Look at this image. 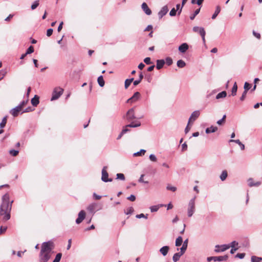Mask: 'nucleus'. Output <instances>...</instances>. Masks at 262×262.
<instances>
[{
  "mask_svg": "<svg viewBox=\"0 0 262 262\" xmlns=\"http://www.w3.org/2000/svg\"><path fill=\"white\" fill-rule=\"evenodd\" d=\"M61 256H62V254L61 253H58L56 255V257L53 262H59L61 259Z\"/></svg>",
  "mask_w": 262,
  "mask_h": 262,
  "instance_id": "58836bf2",
  "label": "nucleus"
},
{
  "mask_svg": "<svg viewBox=\"0 0 262 262\" xmlns=\"http://www.w3.org/2000/svg\"><path fill=\"white\" fill-rule=\"evenodd\" d=\"M237 90V85L236 82H235L231 90V95L232 96H235Z\"/></svg>",
  "mask_w": 262,
  "mask_h": 262,
  "instance_id": "2f4dec72",
  "label": "nucleus"
},
{
  "mask_svg": "<svg viewBox=\"0 0 262 262\" xmlns=\"http://www.w3.org/2000/svg\"><path fill=\"white\" fill-rule=\"evenodd\" d=\"M228 176L227 172L226 170H223L220 176V179L222 181L226 180Z\"/></svg>",
  "mask_w": 262,
  "mask_h": 262,
  "instance_id": "473e14b6",
  "label": "nucleus"
},
{
  "mask_svg": "<svg viewBox=\"0 0 262 262\" xmlns=\"http://www.w3.org/2000/svg\"><path fill=\"white\" fill-rule=\"evenodd\" d=\"M38 5H39V1L38 0L36 1L32 5L31 9L32 10H34L35 9H36L38 6Z\"/></svg>",
  "mask_w": 262,
  "mask_h": 262,
  "instance_id": "a18cd8bd",
  "label": "nucleus"
},
{
  "mask_svg": "<svg viewBox=\"0 0 262 262\" xmlns=\"http://www.w3.org/2000/svg\"><path fill=\"white\" fill-rule=\"evenodd\" d=\"M165 205L163 204H160L158 205H154L150 207V210L151 212H154L157 211L160 207L165 206Z\"/></svg>",
  "mask_w": 262,
  "mask_h": 262,
  "instance_id": "b1692460",
  "label": "nucleus"
},
{
  "mask_svg": "<svg viewBox=\"0 0 262 262\" xmlns=\"http://www.w3.org/2000/svg\"><path fill=\"white\" fill-rule=\"evenodd\" d=\"M33 111V110L32 109V108L31 107H28L27 108H26L23 112V113H28V112H32Z\"/></svg>",
  "mask_w": 262,
  "mask_h": 262,
  "instance_id": "338daca9",
  "label": "nucleus"
},
{
  "mask_svg": "<svg viewBox=\"0 0 262 262\" xmlns=\"http://www.w3.org/2000/svg\"><path fill=\"white\" fill-rule=\"evenodd\" d=\"M200 113L199 111H194L191 115L189 120L188 124L190 123V122L194 121L200 116Z\"/></svg>",
  "mask_w": 262,
  "mask_h": 262,
  "instance_id": "9b49d317",
  "label": "nucleus"
},
{
  "mask_svg": "<svg viewBox=\"0 0 262 262\" xmlns=\"http://www.w3.org/2000/svg\"><path fill=\"white\" fill-rule=\"evenodd\" d=\"M177 66L180 68H184L186 66L185 62L183 60H179L177 63Z\"/></svg>",
  "mask_w": 262,
  "mask_h": 262,
  "instance_id": "72a5a7b5",
  "label": "nucleus"
},
{
  "mask_svg": "<svg viewBox=\"0 0 262 262\" xmlns=\"http://www.w3.org/2000/svg\"><path fill=\"white\" fill-rule=\"evenodd\" d=\"M238 243L236 241H233L230 244H229L228 246H230V247H231L232 248H236V247H238Z\"/></svg>",
  "mask_w": 262,
  "mask_h": 262,
  "instance_id": "a19ab883",
  "label": "nucleus"
},
{
  "mask_svg": "<svg viewBox=\"0 0 262 262\" xmlns=\"http://www.w3.org/2000/svg\"><path fill=\"white\" fill-rule=\"evenodd\" d=\"M248 185L250 187H253V186H259L261 184V182L259 181L254 182L253 179L249 178L248 180Z\"/></svg>",
  "mask_w": 262,
  "mask_h": 262,
  "instance_id": "f3484780",
  "label": "nucleus"
},
{
  "mask_svg": "<svg viewBox=\"0 0 262 262\" xmlns=\"http://www.w3.org/2000/svg\"><path fill=\"white\" fill-rule=\"evenodd\" d=\"M96 205L95 203L91 204L87 207L88 210L91 212H93L96 208Z\"/></svg>",
  "mask_w": 262,
  "mask_h": 262,
  "instance_id": "a878e982",
  "label": "nucleus"
},
{
  "mask_svg": "<svg viewBox=\"0 0 262 262\" xmlns=\"http://www.w3.org/2000/svg\"><path fill=\"white\" fill-rule=\"evenodd\" d=\"M9 195L6 193L2 197V203L0 206V216L4 221H7L10 219V212L12 208V204L13 201L10 202Z\"/></svg>",
  "mask_w": 262,
  "mask_h": 262,
  "instance_id": "f257e3e1",
  "label": "nucleus"
},
{
  "mask_svg": "<svg viewBox=\"0 0 262 262\" xmlns=\"http://www.w3.org/2000/svg\"><path fill=\"white\" fill-rule=\"evenodd\" d=\"M166 188L167 190H171L173 192H174L177 190V188L174 186H172L170 185L167 186Z\"/></svg>",
  "mask_w": 262,
  "mask_h": 262,
  "instance_id": "603ef678",
  "label": "nucleus"
},
{
  "mask_svg": "<svg viewBox=\"0 0 262 262\" xmlns=\"http://www.w3.org/2000/svg\"><path fill=\"white\" fill-rule=\"evenodd\" d=\"M253 35L255 37H256L257 39H260V33H257V32H256L255 31H253Z\"/></svg>",
  "mask_w": 262,
  "mask_h": 262,
  "instance_id": "680f3d73",
  "label": "nucleus"
},
{
  "mask_svg": "<svg viewBox=\"0 0 262 262\" xmlns=\"http://www.w3.org/2000/svg\"><path fill=\"white\" fill-rule=\"evenodd\" d=\"M140 97V94L139 92H137L134 93L133 96L130 97L129 99H128L127 101V102L128 103H133L136 101H137Z\"/></svg>",
  "mask_w": 262,
  "mask_h": 262,
  "instance_id": "f8f14e48",
  "label": "nucleus"
},
{
  "mask_svg": "<svg viewBox=\"0 0 262 262\" xmlns=\"http://www.w3.org/2000/svg\"><path fill=\"white\" fill-rule=\"evenodd\" d=\"M165 62L168 66H170L172 63V59L170 57H167Z\"/></svg>",
  "mask_w": 262,
  "mask_h": 262,
  "instance_id": "49530a36",
  "label": "nucleus"
},
{
  "mask_svg": "<svg viewBox=\"0 0 262 262\" xmlns=\"http://www.w3.org/2000/svg\"><path fill=\"white\" fill-rule=\"evenodd\" d=\"M133 80H134L133 78L126 79L125 81V83H124L125 89H127L128 88V86L130 85V84H131V83L133 81Z\"/></svg>",
  "mask_w": 262,
  "mask_h": 262,
  "instance_id": "c756f323",
  "label": "nucleus"
},
{
  "mask_svg": "<svg viewBox=\"0 0 262 262\" xmlns=\"http://www.w3.org/2000/svg\"><path fill=\"white\" fill-rule=\"evenodd\" d=\"M168 11V9L166 6L163 7L161 10L158 13L159 18H162L167 13Z\"/></svg>",
  "mask_w": 262,
  "mask_h": 262,
  "instance_id": "4468645a",
  "label": "nucleus"
},
{
  "mask_svg": "<svg viewBox=\"0 0 262 262\" xmlns=\"http://www.w3.org/2000/svg\"><path fill=\"white\" fill-rule=\"evenodd\" d=\"M146 150L144 149H141L140 151L134 154V156H140L145 154Z\"/></svg>",
  "mask_w": 262,
  "mask_h": 262,
  "instance_id": "37998d69",
  "label": "nucleus"
},
{
  "mask_svg": "<svg viewBox=\"0 0 262 262\" xmlns=\"http://www.w3.org/2000/svg\"><path fill=\"white\" fill-rule=\"evenodd\" d=\"M85 217V212L84 210H81L78 215V218L76 220V223L77 224L81 223Z\"/></svg>",
  "mask_w": 262,
  "mask_h": 262,
  "instance_id": "9d476101",
  "label": "nucleus"
},
{
  "mask_svg": "<svg viewBox=\"0 0 262 262\" xmlns=\"http://www.w3.org/2000/svg\"><path fill=\"white\" fill-rule=\"evenodd\" d=\"M228 258L227 255L220 256H211L207 258V261H210L211 260H214V261H226Z\"/></svg>",
  "mask_w": 262,
  "mask_h": 262,
  "instance_id": "423d86ee",
  "label": "nucleus"
},
{
  "mask_svg": "<svg viewBox=\"0 0 262 262\" xmlns=\"http://www.w3.org/2000/svg\"><path fill=\"white\" fill-rule=\"evenodd\" d=\"M200 11V8L196 9L194 11V13L190 16V19L191 20L194 19L195 16L199 13Z\"/></svg>",
  "mask_w": 262,
  "mask_h": 262,
  "instance_id": "79ce46f5",
  "label": "nucleus"
},
{
  "mask_svg": "<svg viewBox=\"0 0 262 262\" xmlns=\"http://www.w3.org/2000/svg\"><path fill=\"white\" fill-rule=\"evenodd\" d=\"M134 211V209L133 207H130L127 209V211L126 212V214H132Z\"/></svg>",
  "mask_w": 262,
  "mask_h": 262,
  "instance_id": "bf43d9fd",
  "label": "nucleus"
},
{
  "mask_svg": "<svg viewBox=\"0 0 262 262\" xmlns=\"http://www.w3.org/2000/svg\"><path fill=\"white\" fill-rule=\"evenodd\" d=\"M141 125V123L138 122L137 123H134V122H132L130 123L129 124H128L126 126V127H139Z\"/></svg>",
  "mask_w": 262,
  "mask_h": 262,
  "instance_id": "e433bc0d",
  "label": "nucleus"
},
{
  "mask_svg": "<svg viewBox=\"0 0 262 262\" xmlns=\"http://www.w3.org/2000/svg\"><path fill=\"white\" fill-rule=\"evenodd\" d=\"M230 248V246L227 244L222 245H216L215 247L214 251L215 252H224Z\"/></svg>",
  "mask_w": 262,
  "mask_h": 262,
  "instance_id": "1a4fd4ad",
  "label": "nucleus"
},
{
  "mask_svg": "<svg viewBox=\"0 0 262 262\" xmlns=\"http://www.w3.org/2000/svg\"><path fill=\"white\" fill-rule=\"evenodd\" d=\"M97 81L100 86L103 87L104 85L105 82L102 75L98 77Z\"/></svg>",
  "mask_w": 262,
  "mask_h": 262,
  "instance_id": "393cba45",
  "label": "nucleus"
},
{
  "mask_svg": "<svg viewBox=\"0 0 262 262\" xmlns=\"http://www.w3.org/2000/svg\"><path fill=\"white\" fill-rule=\"evenodd\" d=\"M196 196L191 199L188 203L187 208V214L188 217H191L195 211V200Z\"/></svg>",
  "mask_w": 262,
  "mask_h": 262,
  "instance_id": "7ed1b4c3",
  "label": "nucleus"
},
{
  "mask_svg": "<svg viewBox=\"0 0 262 262\" xmlns=\"http://www.w3.org/2000/svg\"><path fill=\"white\" fill-rule=\"evenodd\" d=\"M169 250V247L167 246H165L162 247L159 251L163 256H166Z\"/></svg>",
  "mask_w": 262,
  "mask_h": 262,
  "instance_id": "6ab92c4d",
  "label": "nucleus"
},
{
  "mask_svg": "<svg viewBox=\"0 0 262 262\" xmlns=\"http://www.w3.org/2000/svg\"><path fill=\"white\" fill-rule=\"evenodd\" d=\"M63 90L60 87L55 88L52 93V96L51 99V101L58 99L63 94Z\"/></svg>",
  "mask_w": 262,
  "mask_h": 262,
  "instance_id": "20e7f679",
  "label": "nucleus"
},
{
  "mask_svg": "<svg viewBox=\"0 0 262 262\" xmlns=\"http://www.w3.org/2000/svg\"><path fill=\"white\" fill-rule=\"evenodd\" d=\"M27 102L28 100H23L18 105L20 107V108L22 109L23 107L27 103Z\"/></svg>",
  "mask_w": 262,
  "mask_h": 262,
  "instance_id": "13d9d810",
  "label": "nucleus"
},
{
  "mask_svg": "<svg viewBox=\"0 0 262 262\" xmlns=\"http://www.w3.org/2000/svg\"><path fill=\"white\" fill-rule=\"evenodd\" d=\"M144 176V174H141V176H140V178H139V179L138 180V181L140 183H145V184H147L148 183V181H144L143 180Z\"/></svg>",
  "mask_w": 262,
  "mask_h": 262,
  "instance_id": "4d7b16f0",
  "label": "nucleus"
},
{
  "mask_svg": "<svg viewBox=\"0 0 262 262\" xmlns=\"http://www.w3.org/2000/svg\"><path fill=\"white\" fill-rule=\"evenodd\" d=\"M54 247V243L51 241L42 244L39 253L40 262H47L50 259Z\"/></svg>",
  "mask_w": 262,
  "mask_h": 262,
  "instance_id": "f03ea898",
  "label": "nucleus"
},
{
  "mask_svg": "<svg viewBox=\"0 0 262 262\" xmlns=\"http://www.w3.org/2000/svg\"><path fill=\"white\" fill-rule=\"evenodd\" d=\"M7 116L3 118V119H2V121L1 122V123H0V127L1 128H4L6 124V123H7Z\"/></svg>",
  "mask_w": 262,
  "mask_h": 262,
  "instance_id": "4c0bfd02",
  "label": "nucleus"
},
{
  "mask_svg": "<svg viewBox=\"0 0 262 262\" xmlns=\"http://www.w3.org/2000/svg\"><path fill=\"white\" fill-rule=\"evenodd\" d=\"M245 256V254L243 253H237L236 255V257H238L240 259H242Z\"/></svg>",
  "mask_w": 262,
  "mask_h": 262,
  "instance_id": "0e129e2a",
  "label": "nucleus"
},
{
  "mask_svg": "<svg viewBox=\"0 0 262 262\" xmlns=\"http://www.w3.org/2000/svg\"><path fill=\"white\" fill-rule=\"evenodd\" d=\"M184 253H182L181 251L179 252H178V253H175L173 257H172V260L174 262H177V261H178L180 258V257L183 255Z\"/></svg>",
  "mask_w": 262,
  "mask_h": 262,
  "instance_id": "412c9836",
  "label": "nucleus"
},
{
  "mask_svg": "<svg viewBox=\"0 0 262 262\" xmlns=\"http://www.w3.org/2000/svg\"><path fill=\"white\" fill-rule=\"evenodd\" d=\"M192 30H193V32L199 33L202 38L203 41L204 42L205 41V36L206 32L203 28L199 27L198 26H195L193 28Z\"/></svg>",
  "mask_w": 262,
  "mask_h": 262,
  "instance_id": "39448f33",
  "label": "nucleus"
},
{
  "mask_svg": "<svg viewBox=\"0 0 262 262\" xmlns=\"http://www.w3.org/2000/svg\"><path fill=\"white\" fill-rule=\"evenodd\" d=\"M144 62L146 64H152V62L151 61V60H150V57H146L144 59Z\"/></svg>",
  "mask_w": 262,
  "mask_h": 262,
  "instance_id": "5fc2aeb1",
  "label": "nucleus"
},
{
  "mask_svg": "<svg viewBox=\"0 0 262 262\" xmlns=\"http://www.w3.org/2000/svg\"><path fill=\"white\" fill-rule=\"evenodd\" d=\"M126 118L128 121H131L136 118L134 108H132L127 111L126 114Z\"/></svg>",
  "mask_w": 262,
  "mask_h": 262,
  "instance_id": "6e6552de",
  "label": "nucleus"
},
{
  "mask_svg": "<svg viewBox=\"0 0 262 262\" xmlns=\"http://www.w3.org/2000/svg\"><path fill=\"white\" fill-rule=\"evenodd\" d=\"M188 239H185L183 243L182 247L180 248V251L182 252V253H185L188 246Z\"/></svg>",
  "mask_w": 262,
  "mask_h": 262,
  "instance_id": "aec40b11",
  "label": "nucleus"
},
{
  "mask_svg": "<svg viewBox=\"0 0 262 262\" xmlns=\"http://www.w3.org/2000/svg\"><path fill=\"white\" fill-rule=\"evenodd\" d=\"M116 176H117V179H119V180H121L122 181L125 180V177L123 173H117Z\"/></svg>",
  "mask_w": 262,
  "mask_h": 262,
  "instance_id": "c03bdc74",
  "label": "nucleus"
},
{
  "mask_svg": "<svg viewBox=\"0 0 262 262\" xmlns=\"http://www.w3.org/2000/svg\"><path fill=\"white\" fill-rule=\"evenodd\" d=\"M227 96V93L226 91H222L221 93H219L216 96V99H219L220 98H225Z\"/></svg>",
  "mask_w": 262,
  "mask_h": 262,
  "instance_id": "c85d7f7f",
  "label": "nucleus"
},
{
  "mask_svg": "<svg viewBox=\"0 0 262 262\" xmlns=\"http://www.w3.org/2000/svg\"><path fill=\"white\" fill-rule=\"evenodd\" d=\"M188 48L189 47L187 43H183L179 47L178 49L180 52L184 53L188 49Z\"/></svg>",
  "mask_w": 262,
  "mask_h": 262,
  "instance_id": "dca6fc26",
  "label": "nucleus"
},
{
  "mask_svg": "<svg viewBox=\"0 0 262 262\" xmlns=\"http://www.w3.org/2000/svg\"><path fill=\"white\" fill-rule=\"evenodd\" d=\"M147 216H148L147 214H144L143 213H141L140 214L136 215V217L138 219H141V218L143 217V218H145V219H147Z\"/></svg>",
  "mask_w": 262,
  "mask_h": 262,
  "instance_id": "8fccbe9b",
  "label": "nucleus"
},
{
  "mask_svg": "<svg viewBox=\"0 0 262 262\" xmlns=\"http://www.w3.org/2000/svg\"><path fill=\"white\" fill-rule=\"evenodd\" d=\"M221 11V8L219 6H216V10L212 16V19H215Z\"/></svg>",
  "mask_w": 262,
  "mask_h": 262,
  "instance_id": "cd10ccee",
  "label": "nucleus"
},
{
  "mask_svg": "<svg viewBox=\"0 0 262 262\" xmlns=\"http://www.w3.org/2000/svg\"><path fill=\"white\" fill-rule=\"evenodd\" d=\"M182 243H183V238H182V236H180L178 238H177V239L176 240L175 245L177 247H179L182 245Z\"/></svg>",
  "mask_w": 262,
  "mask_h": 262,
  "instance_id": "7c9ffc66",
  "label": "nucleus"
},
{
  "mask_svg": "<svg viewBox=\"0 0 262 262\" xmlns=\"http://www.w3.org/2000/svg\"><path fill=\"white\" fill-rule=\"evenodd\" d=\"M156 62V68L158 70L162 69L165 63V60L163 59H158L157 60Z\"/></svg>",
  "mask_w": 262,
  "mask_h": 262,
  "instance_id": "a211bd4d",
  "label": "nucleus"
},
{
  "mask_svg": "<svg viewBox=\"0 0 262 262\" xmlns=\"http://www.w3.org/2000/svg\"><path fill=\"white\" fill-rule=\"evenodd\" d=\"M127 199L132 202H134L136 200V196L132 194L129 196L127 197Z\"/></svg>",
  "mask_w": 262,
  "mask_h": 262,
  "instance_id": "052dcab7",
  "label": "nucleus"
},
{
  "mask_svg": "<svg viewBox=\"0 0 262 262\" xmlns=\"http://www.w3.org/2000/svg\"><path fill=\"white\" fill-rule=\"evenodd\" d=\"M251 88V84L247 82H246L244 84V91L248 92V91Z\"/></svg>",
  "mask_w": 262,
  "mask_h": 262,
  "instance_id": "ea45409f",
  "label": "nucleus"
},
{
  "mask_svg": "<svg viewBox=\"0 0 262 262\" xmlns=\"http://www.w3.org/2000/svg\"><path fill=\"white\" fill-rule=\"evenodd\" d=\"M33 52H34V48L33 46H31L28 48L26 53L28 55V54L33 53Z\"/></svg>",
  "mask_w": 262,
  "mask_h": 262,
  "instance_id": "de8ad7c7",
  "label": "nucleus"
},
{
  "mask_svg": "<svg viewBox=\"0 0 262 262\" xmlns=\"http://www.w3.org/2000/svg\"><path fill=\"white\" fill-rule=\"evenodd\" d=\"M22 109L20 108V107L17 105L15 107L12 109L10 113L13 117H16L18 115V113L20 111H21Z\"/></svg>",
  "mask_w": 262,
  "mask_h": 262,
  "instance_id": "ddd939ff",
  "label": "nucleus"
},
{
  "mask_svg": "<svg viewBox=\"0 0 262 262\" xmlns=\"http://www.w3.org/2000/svg\"><path fill=\"white\" fill-rule=\"evenodd\" d=\"M142 9L144 11V12L148 15H149L151 14V11L150 9L148 8L147 5L145 3H143L142 4Z\"/></svg>",
  "mask_w": 262,
  "mask_h": 262,
  "instance_id": "2eb2a0df",
  "label": "nucleus"
},
{
  "mask_svg": "<svg viewBox=\"0 0 262 262\" xmlns=\"http://www.w3.org/2000/svg\"><path fill=\"white\" fill-rule=\"evenodd\" d=\"M128 131H129V130L126 128L123 129L121 131V132L120 133V134H119V135L117 138V140L120 139L121 138V137H122V136Z\"/></svg>",
  "mask_w": 262,
  "mask_h": 262,
  "instance_id": "f704fd0d",
  "label": "nucleus"
},
{
  "mask_svg": "<svg viewBox=\"0 0 262 262\" xmlns=\"http://www.w3.org/2000/svg\"><path fill=\"white\" fill-rule=\"evenodd\" d=\"M149 159L153 162H156L157 160V159L155 155L151 154L150 155L149 157Z\"/></svg>",
  "mask_w": 262,
  "mask_h": 262,
  "instance_id": "6e6d98bb",
  "label": "nucleus"
},
{
  "mask_svg": "<svg viewBox=\"0 0 262 262\" xmlns=\"http://www.w3.org/2000/svg\"><path fill=\"white\" fill-rule=\"evenodd\" d=\"M176 13H177V10L174 8H173L170 11L169 15L171 16H174L176 15Z\"/></svg>",
  "mask_w": 262,
  "mask_h": 262,
  "instance_id": "864d4df0",
  "label": "nucleus"
},
{
  "mask_svg": "<svg viewBox=\"0 0 262 262\" xmlns=\"http://www.w3.org/2000/svg\"><path fill=\"white\" fill-rule=\"evenodd\" d=\"M106 167L104 166L102 170V177L101 180L102 181L104 182H112L113 181L112 179H108V174L106 170Z\"/></svg>",
  "mask_w": 262,
  "mask_h": 262,
  "instance_id": "0eeeda50",
  "label": "nucleus"
},
{
  "mask_svg": "<svg viewBox=\"0 0 262 262\" xmlns=\"http://www.w3.org/2000/svg\"><path fill=\"white\" fill-rule=\"evenodd\" d=\"M217 130L216 126H211L210 127H208L206 129L205 132L206 134H210L211 133H214Z\"/></svg>",
  "mask_w": 262,
  "mask_h": 262,
  "instance_id": "5701e85b",
  "label": "nucleus"
},
{
  "mask_svg": "<svg viewBox=\"0 0 262 262\" xmlns=\"http://www.w3.org/2000/svg\"><path fill=\"white\" fill-rule=\"evenodd\" d=\"M93 196L96 200H100L101 198V195H97L96 193H93Z\"/></svg>",
  "mask_w": 262,
  "mask_h": 262,
  "instance_id": "774afa93",
  "label": "nucleus"
},
{
  "mask_svg": "<svg viewBox=\"0 0 262 262\" xmlns=\"http://www.w3.org/2000/svg\"><path fill=\"white\" fill-rule=\"evenodd\" d=\"M9 153L13 156H16L18 154V151L14 149H11L9 151Z\"/></svg>",
  "mask_w": 262,
  "mask_h": 262,
  "instance_id": "3c124183",
  "label": "nucleus"
},
{
  "mask_svg": "<svg viewBox=\"0 0 262 262\" xmlns=\"http://www.w3.org/2000/svg\"><path fill=\"white\" fill-rule=\"evenodd\" d=\"M251 261L252 262H262V258L253 256L251 257Z\"/></svg>",
  "mask_w": 262,
  "mask_h": 262,
  "instance_id": "c9c22d12",
  "label": "nucleus"
},
{
  "mask_svg": "<svg viewBox=\"0 0 262 262\" xmlns=\"http://www.w3.org/2000/svg\"><path fill=\"white\" fill-rule=\"evenodd\" d=\"M226 117V116L225 115H224L221 119H220L217 121V124L220 125H222L225 122Z\"/></svg>",
  "mask_w": 262,
  "mask_h": 262,
  "instance_id": "09e8293b",
  "label": "nucleus"
},
{
  "mask_svg": "<svg viewBox=\"0 0 262 262\" xmlns=\"http://www.w3.org/2000/svg\"><path fill=\"white\" fill-rule=\"evenodd\" d=\"M53 29H49L47 30V35L48 36H50L52 33H53Z\"/></svg>",
  "mask_w": 262,
  "mask_h": 262,
  "instance_id": "69168bd1",
  "label": "nucleus"
},
{
  "mask_svg": "<svg viewBox=\"0 0 262 262\" xmlns=\"http://www.w3.org/2000/svg\"><path fill=\"white\" fill-rule=\"evenodd\" d=\"M230 141V142H235V143H236L238 144V145H239V146H240V147H241V149L242 150H244V149H245V145H244V144H243V143L240 141V140H238V139H237V140H233V139H232V140H231Z\"/></svg>",
  "mask_w": 262,
  "mask_h": 262,
  "instance_id": "bb28decb",
  "label": "nucleus"
},
{
  "mask_svg": "<svg viewBox=\"0 0 262 262\" xmlns=\"http://www.w3.org/2000/svg\"><path fill=\"white\" fill-rule=\"evenodd\" d=\"M39 97L37 95H35L32 99H31V103L34 106H36L39 104Z\"/></svg>",
  "mask_w": 262,
  "mask_h": 262,
  "instance_id": "4be33fe9",
  "label": "nucleus"
},
{
  "mask_svg": "<svg viewBox=\"0 0 262 262\" xmlns=\"http://www.w3.org/2000/svg\"><path fill=\"white\" fill-rule=\"evenodd\" d=\"M247 92L246 91H244L242 96L240 97V100L244 101L246 97Z\"/></svg>",
  "mask_w": 262,
  "mask_h": 262,
  "instance_id": "e2e57ef3",
  "label": "nucleus"
}]
</instances>
